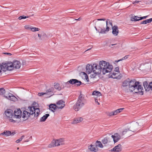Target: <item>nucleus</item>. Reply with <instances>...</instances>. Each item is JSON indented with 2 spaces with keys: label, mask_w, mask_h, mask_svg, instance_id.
Segmentation results:
<instances>
[{
  "label": "nucleus",
  "mask_w": 152,
  "mask_h": 152,
  "mask_svg": "<svg viewBox=\"0 0 152 152\" xmlns=\"http://www.w3.org/2000/svg\"><path fill=\"white\" fill-rule=\"evenodd\" d=\"M101 61L99 62V65L96 64H88L86 66V72L89 74L92 72H93L94 75H91V77L92 78H96L97 75L100 74L102 73V69L101 65Z\"/></svg>",
  "instance_id": "f257e3e1"
},
{
  "label": "nucleus",
  "mask_w": 152,
  "mask_h": 152,
  "mask_svg": "<svg viewBox=\"0 0 152 152\" xmlns=\"http://www.w3.org/2000/svg\"><path fill=\"white\" fill-rule=\"evenodd\" d=\"M128 88L129 89L125 90L126 92H134L141 95L143 94L142 87L139 84L138 82H137L135 80L130 81V83Z\"/></svg>",
  "instance_id": "f03ea898"
},
{
  "label": "nucleus",
  "mask_w": 152,
  "mask_h": 152,
  "mask_svg": "<svg viewBox=\"0 0 152 152\" xmlns=\"http://www.w3.org/2000/svg\"><path fill=\"white\" fill-rule=\"evenodd\" d=\"M86 102V100L85 98L84 95L81 93L79 96L77 101L74 105L73 108L76 111H79L83 107Z\"/></svg>",
  "instance_id": "7ed1b4c3"
},
{
  "label": "nucleus",
  "mask_w": 152,
  "mask_h": 152,
  "mask_svg": "<svg viewBox=\"0 0 152 152\" xmlns=\"http://www.w3.org/2000/svg\"><path fill=\"white\" fill-rule=\"evenodd\" d=\"M101 65L102 68L103 74H105L107 73L111 72L113 69V66L109 63H107L105 61H101Z\"/></svg>",
  "instance_id": "20e7f679"
},
{
  "label": "nucleus",
  "mask_w": 152,
  "mask_h": 152,
  "mask_svg": "<svg viewBox=\"0 0 152 152\" xmlns=\"http://www.w3.org/2000/svg\"><path fill=\"white\" fill-rule=\"evenodd\" d=\"M142 125V124L140 123L134 122L131 124L129 127L130 129V131L134 132L140 129Z\"/></svg>",
  "instance_id": "39448f33"
},
{
  "label": "nucleus",
  "mask_w": 152,
  "mask_h": 152,
  "mask_svg": "<svg viewBox=\"0 0 152 152\" xmlns=\"http://www.w3.org/2000/svg\"><path fill=\"white\" fill-rule=\"evenodd\" d=\"M64 139L63 138H61L58 140H53L52 142L48 145V147L52 148L56 146H58L64 144Z\"/></svg>",
  "instance_id": "423d86ee"
},
{
  "label": "nucleus",
  "mask_w": 152,
  "mask_h": 152,
  "mask_svg": "<svg viewBox=\"0 0 152 152\" xmlns=\"http://www.w3.org/2000/svg\"><path fill=\"white\" fill-rule=\"evenodd\" d=\"M82 83L80 81H79L76 79H71L67 82V85L69 84L74 85L77 86H78L80 85Z\"/></svg>",
  "instance_id": "0eeeda50"
},
{
  "label": "nucleus",
  "mask_w": 152,
  "mask_h": 152,
  "mask_svg": "<svg viewBox=\"0 0 152 152\" xmlns=\"http://www.w3.org/2000/svg\"><path fill=\"white\" fill-rule=\"evenodd\" d=\"M3 67L8 70L11 71L14 68L13 63L12 62L3 64Z\"/></svg>",
  "instance_id": "6e6552de"
},
{
  "label": "nucleus",
  "mask_w": 152,
  "mask_h": 152,
  "mask_svg": "<svg viewBox=\"0 0 152 152\" xmlns=\"http://www.w3.org/2000/svg\"><path fill=\"white\" fill-rule=\"evenodd\" d=\"M122 136L120 134L118 133H115L113 135L111 136V137L113 139V140L114 143L118 142L121 138Z\"/></svg>",
  "instance_id": "1a4fd4ad"
},
{
  "label": "nucleus",
  "mask_w": 152,
  "mask_h": 152,
  "mask_svg": "<svg viewBox=\"0 0 152 152\" xmlns=\"http://www.w3.org/2000/svg\"><path fill=\"white\" fill-rule=\"evenodd\" d=\"M4 113L6 116L9 118H12L14 115L13 111L10 109L6 110Z\"/></svg>",
  "instance_id": "9d476101"
},
{
  "label": "nucleus",
  "mask_w": 152,
  "mask_h": 152,
  "mask_svg": "<svg viewBox=\"0 0 152 152\" xmlns=\"http://www.w3.org/2000/svg\"><path fill=\"white\" fill-rule=\"evenodd\" d=\"M15 117L17 118H20L22 116V111L20 109L15 110L14 112Z\"/></svg>",
  "instance_id": "9b49d317"
},
{
  "label": "nucleus",
  "mask_w": 152,
  "mask_h": 152,
  "mask_svg": "<svg viewBox=\"0 0 152 152\" xmlns=\"http://www.w3.org/2000/svg\"><path fill=\"white\" fill-rule=\"evenodd\" d=\"M121 151V145L120 144H118L111 150V151H113L114 152H120Z\"/></svg>",
  "instance_id": "f8f14e48"
},
{
  "label": "nucleus",
  "mask_w": 152,
  "mask_h": 152,
  "mask_svg": "<svg viewBox=\"0 0 152 152\" xmlns=\"http://www.w3.org/2000/svg\"><path fill=\"white\" fill-rule=\"evenodd\" d=\"M64 102L62 100H60L56 102V105L58 109H62L65 106Z\"/></svg>",
  "instance_id": "ddd939ff"
},
{
  "label": "nucleus",
  "mask_w": 152,
  "mask_h": 152,
  "mask_svg": "<svg viewBox=\"0 0 152 152\" xmlns=\"http://www.w3.org/2000/svg\"><path fill=\"white\" fill-rule=\"evenodd\" d=\"M83 120V118L80 117H77L75 118L72 121V122L71 123L72 124H76L82 121Z\"/></svg>",
  "instance_id": "4468645a"
},
{
  "label": "nucleus",
  "mask_w": 152,
  "mask_h": 152,
  "mask_svg": "<svg viewBox=\"0 0 152 152\" xmlns=\"http://www.w3.org/2000/svg\"><path fill=\"white\" fill-rule=\"evenodd\" d=\"M12 63L14 68L19 69L20 67L21 66V63L20 61H18L17 60L14 61Z\"/></svg>",
  "instance_id": "2eb2a0df"
},
{
  "label": "nucleus",
  "mask_w": 152,
  "mask_h": 152,
  "mask_svg": "<svg viewBox=\"0 0 152 152\" xmlns=\"http://www.w3.org/2000/svg\"><path fill=\"white\" fill-rule=\"evenodd\" d=\"M112 28L113 34L115 36L117 35L119 32L118 27L116 26H114L112 27Z\"/></svg>",
  "instance_id": "dca6fc26"
},
{
  "label": "nucleus",
  "mask_w": 152,
  "mask_h": 152,
  "mask_svg": "<svg viewBox=\"0 0 152 152\" xmlns=\"http://www.w3.org/2000/svg\"><path fill=\"white\" fill-rule=\"evenodd\" d=\"M8 95V96H5V97L9 100L13 101H15L17 99V98L16 97L11 94L9 93Z\"/></svg>",
  "instance_id": "f3484780"
},
{
  "label": "nucleus",
  "mask_w": 152,
  "mask_h": 152,
  "mask_svg": "<svg viewBox=\"0 0 152 152\" xmlns=\"http://www.w3.org/2000/svg\"><path fill=\"white\" fill-rule=\"evenodd\" d=\"M35 107L32 106H29L28 107V112L29 113H30V115H33L34 113H35Z\"/></svg>",
  "instance_id": "a211bd4d"
},
{
  "label": "nucleus",
  "mask_w": 152,
  "mask_h": 152,
  "mask_svg": "<svg viewBox=\"0 0 152 152\" xmlns=\"http://www.w3.org/2000/svg\"><path fill=\"white\" fill-rule=\"evenodd\" d=\"M30 115V113L28 111L24 110L23 112L22 116L23 118L28 119Z\"/></svg>",
  "instance_id": "6ab92c4d"
},
{
  "label": "nucleus",
  "mask_w": 152,
  "mask_h": 152,
  "mask_svg": "<svg viewBox=\"0 0 152 152\" xmlns=\"http://www.w3.org/2000/svg\"><path fill=\"white\" fill-rule=\"evenodd\" d=\"M99 28L100 29H100L98 30V32L100 34H104L106 33L107 32L109 31V29H108V28H106V29H105L104 28Z\"/></svg>",
  "instance_id": "aec40b11"
},
{
  "label": "nucleus",
  "mask_w": 152,
  "mask_h": 152,
  "mask_svg": "<svg viewBox=\"0 0 152 152\" xmlns=\"http://www.w3.org/2000/svg\"><path fill=\"white\" fill-rule=\"evenodd\" d=\"M89 149L91 151L94 152H96L98 150V148L96 145H91L89 147Z\"/></svg>",
  "instance_id": "412c9836"
},
{
  "label": "nucleus",
  "mask_w": 152,
  "mask_h": 152,
  "mask_svg": "<svg viewBox=\"0 0 152 152\" xmlns=\"http://www.w3.org/2000/svg\"><path fill=\"white\" fill-rule=\"evenodd\" d=\"M49 107L50 109L53 112H54L55 110L57 108L56 105L55 104H50Z\"/></svg>",
  "instance_id": "4be33fe9"
},
{
  "label": "nucleus",
  "mask_w": 152,
  "mask_h": 152,
  "mask_svg": "<svg viewBox=\"0 0 152 152\" xmlns=\"http://www.w3.org/2000/svg\"><path fill=\"white\" fill-rule=\"evenodd\" d=\"M106 28H108V29L111 28L113 27L112 23L110 22V20L107 19V20L106 21Z\"/></svg>",
  "instance_id": "5701e85b"
},
{
  "label": "nucleus",
  "mask_w": 152,
  "mask_h": 152,
  "mask_svg": "<svg viewBox=\"0 0 152 152\" xmlns=\"http://www.w3.org/2000/svg\"><path fill=\"white\" fill-rule=\"evenodd\" d=\"M102 142V143L104 145L110 142L109 138L106 137L103 139Z\"/></svg>",
  "instance_id": "b1692460"
},
{
  "label": "nucleus",
  "mask_w": 152,
  "mask_h": 152,
  "mask_svg": "<svg viewBox=\"0 0 152 152\" xmlns=\"http://www.w3.org/2000/svg\"><path fill=\"white\" fill-rule=\"evenodd\" d=\"M130 128L129 126H128L125 129H124L122 132L120 133L122 137L126 133L129 131H130Z\"/></svg>",
  "instance_id": "393cba45"
},
{
  "label": "nucleus",
  "mask_w": 152,
  "mask_h": 152,
  "mask_svg": "<svg viewBox=\"0 0 152 152\" xmlns=\"http://www.w3.org/2000/svg\"><path fill=\"white\" fill-rule=\"evenodd\" d=\"M92 95L97 96L96 98H99V97L102 95L101 93L97 91H94L92 94Z\"/></svg>",
  "instance_id": "a878e982"
},
{
  "label": "nucleus",
  "mask_w": 152,
  "mask_h": 152,
  "mask_svg": "<svg viewBox=\"0 0 152 152\" xmlns=\"http://www.w3.org/2000/svg\"><path fill=\"white\" fill-rule=\"evenodd\" d=\"M34 112L35 113L34 114V117H37L39 115L40 112L39 108H35Z\"/></svg>",
  "instance_id": "bb28decb"
},
{
  "label": "nucleus",
  "mask_w": 152,
  "mask_h": 152,
  "mask_svg": "<svg viewBox=\"0 0 152 152\" xmlns=\"http://www.w3.org/2000/svg\"><path fill=\"white\" fill-rule=\"evenodd\" d=\"M49 115H50L49 114H46L45 115H44L40 118L41 122H44L45 121L48 117L49 116Z\"/></svg>",
  "instance_id": "cd10ccee"
},
{
  "label": "nucleus",
  "mask_w": 152,
  "mask_h": 152,
  "mask_svg": "<svg viewBox=\"0 0 152 152\" xmlns=\"http://www.w3.org/2000/svg\"><path fill=\"white\" fill-rule=\"evenodd\" d=\"M151 22H152V18L143 21L140 23V24H145L148 23H151Z\"/></svg>",
  "instance_id": "c85d7f7f"
},
{
  "label": "nucleus",
  "mask_w": 152,
  "mask_h": 152,
  "mask_svg": "<svg viewBox=\"0 0 152 152\" xmlns=\"http://www.w3.org/2000/svg\"><path fill=\"white\" fill-rule=\"evenodd\" d=\"M143 86L146 91H148L150 89V86L147 83V82L144 83Z\"/></svg>",
  "instance_id": "c756f323"
},
{
  "label": "nucleus",
  "mask_w": 152,
  "mask_h": 152,
  "mask_svg": "<svg viewBox=\"0 0 152 152\" xmlns=\"http://www.w3.org/2000/svg\"><path fill=\"white\" fill-rule=\"evenodd\" d=\"M130 83V81L125 80L123 83V86L124 87L127 86L129 85V87Z\"/></svg>",
  "instance_id": "7c9ffc66"
},
{
  "label": "nucleus",
  "mask_w": 152,
  "mask_h": 152,
  "mask_svg": "<svg viewBox=\"0 0 152 152\" xmlns=\"http://www.w3.org/2000/svg\"><path fill=\"white\" fill-rule=\"evenodd\" d=\"M96 145L97 147L102 148L103 146L102 145L101 142L99 141H97L96 143Z\"/></svg>",
  "instance_id": "2f4dec72"
},
{
  "label": "nucleus",
  "mask_w": 152,
  "mask_h": 152,
  "mask_svg": "<svg viewBox=\"0 0 152 152\" xmlns=\"http://www.w3.org/2000/svg\"><path fill=\"white\" fill-rule=\"evenodd\" d=\"M124 109V108H121L120 109H118L115 110L114 111L115 115H116L118 113L121 112Z\"/></svg>",
  "instance_id": "473e14b6"
},
{
  "label": "nucleus",
  "mask_w": 152,
  "mask_h": 152,
  "mask_svg": "<svg viewBox=\"0 0 152 152\" xmlns=\"http://www.w3.org/2000/svg\"><path fill=\"white\" fill-rule=\"evenodd\" d=\"M140 20V17H138L137 16H134L131 18V20L132 21H137Z\"/></svg>",
  "instance_id": "72a5a7b5"
},
{
  "label": "nucleus",
  "mask_w": 152,
  "mask_h": 152,
  "mask_svg": "<svg viewBox=\"0 0 152 152\" xmlns=\"http://www.w3.org/2000/svg\"><path fill=\"white\" fill-rule=\"evenodd\" d=\"M39 29V28L33 27L31 26L30 30H31L32 31L34 32L38 31Z\"/></svg>",
  "instance_id": "f704fd0d"
},
{
  "label": "nucleus",
  "mask_w": 152,
  "mask_h": 152,
  "mask_svg": "<svg viewBox=\"0 0 152 152\" xmlns=\"http://www.w3.org/2000/svg\"><path fill=\"white\" fill-rule=\"evenodd\" d=\"M54 86L55 88L56 89L58 90L61 89V88L59 86V84L58 83L55 84L54 85Z\"/></svg>",
  "instance_id": "c9c22d12"
},
{
  "label": "nucleus",
  "mask_w": 152,
  "mask_h": 152,
  "mask_svg": "<svg viewBox=\"0 0 152 152\" xmlns=\"http://www.w3.org/2000/svg\"><path fill=\"white\" fill-rule=\"evenodd\" d=\"M5 93V91L4 89V88H0V95H2L4 94Z\"/></svg>",
  "instance_id": "e433bc0d"
},
{
  "label": "nucleus",
  "mask_w": 152,
  "mask_h": 152,
  "mask_svg": "<svg viewBox=\"0 0 152 152\" xmlns=\"http://www.w3.org/2000/svg\"><path fill=\"white\" fill-rule=\"evenodd\" d=\"M24 137L25 136L24 135H22L20 138L16 140V142L17 143L20 142L21 141H22Z\"/></svg>",
  "instance_id": "4c0bfd02"
},
{
  "label": "nucleus",
  "mask_w": 152,
  "mask_h": 152,
  "mask_svg": "<svg viewBox=\"0 0 152 152\" xmlns=\"http://www.w3.org/2000/svg\"><path fill=\"white\" fill-rule=\"evenodd\" d=\"M29 17V16H26L25 15H23L20 16L18 17V19L20 20H21L22 19H26L27 18H28Z\"/></svg>",
  "instance_id": "58836bf2"
},
{
  "label": "nucleus",
  "mask_w": 152,
  "mask_h": 152,
  "mask_svg": "<svg viewBox=\"0 0 152 152\" xmlns=\"http://www.w3.org/2000/svg\"><path fill=\"white\" fill-rule=\"evenodd\" d=\"M6 136H9L11 135V132L9 131H6Z\"/></svg>",
  "instance_id": "ea45409f"
},
{
  "label": "nucleus",
  "mask_w": 152,
  "mask_h": 152,
  "mask_svg": "<svg viewBox=\"0 0 152 152\" xmlns=\"http://www.w3.org/2000/svg\"><path fill=\"white\" fill-rule=\"evenodd\" d=\"M53 88H50L49 89L47 90L46 93V94H47V93H48V92H53Z\"/></svg>",
  "instance_id": "a19ab883"
},
{
  "label": "nucleus",
  "mask_w": 152,
  "mask_h": 152,
  "mask_svg": "<svg viewBox=\"0 0 152 152\" xmlns=\"http://www.w3.org/2000/svg\"><path fill=\"white\" fill-rule=\"evenodd\" d=\"M98 99L99 100V98H95V102L97 103V104L99 105V103L98 102Z\"/></svg>",
  "instance_id": "79ce46f5"
},
{
  "label": "nucleus",
  "mask_w": 152,
  "mask_h": 152,
  "mask_svg": "<svg viewBox=\"0 0 152 152\" xmlns=\"http://www.w3.org/2000/svg\"><path fill=\"white\" fill-rule=\"evenodd\" d=\"M31 26L29 25H26L24 26V28L25 29L30 30Z\"/></svg>",
  "instance_id": "37998d69"
},
{
  "label": "nucleus",
  "mask_w": 152,
  "mask_h": 152,
  "mask_svg": "<svg viewBox=\"0 0 152 152\" xmlns=\"http://www.w3.org/2000/svg\"><path fill=\"white\" fill-rule=\"evenodd\" d=\"M128 56H126L124 58H122V59H120V60H119L118 61H115V62H116V63H117L119 61H120L121 60H124V59H126V58H127V57H128Z\"/></svg>",
  "instance_id": "c03bdc74"
},
{
  "label": "nucleus",
  "mask_w": 152,
  "mask_h": 152,
  "mask_svg": "<svg viewBox=\"0 0 152 152\" xmlns=\"http://www.w3.org/2000/svg\"><path fill=\"white\" fill-rule=\"evenodd\" d=\"M108 115L110 116L115 115L114 111L109 112Z\"/></svg>",
  "instance_id": "a18cd8bd"
},
{
  "label": "nucleus",
  "mask_w": 152,
  "mask_h": 152,
  "mask_svg": "<svg viewBox=\"0 0 152 152\" xmlns=\"http://www.w3.org/2000/svg\"><path fill=\"white\" fill-rule=\"evenodd\" d=\"M84 73L85 74V79L86 80H87V82H88V76H87V75L84 72Z\"/></svg>",
  "instance_id": "49530a36"
},
{
  "label": "nucleus",
  "mask_w": 152,
  "mask_h": 152,
  "mask_svg": "<svg viewBox=\"0 0 152 152\" xmlns=\"http://www.w3.org/2000/svg\"><path fill=\"white\" fill-rule=\"evenodd\" d=\"M46 94V93H43V92H41V93H38V95L39 96H42V95H43L44 94Z\"/></svg>",
  "instance_id": "de8ad7c7"
},
{
  "label": "nucleus",
  "mask_w": 152,
  "mask_h": 152,
  "mask_svg": "<svg viewBox=\"0 0 152 152\" xmlns=\"http://www.w3.org/2000/svg\"><path fill=\"white\" fill-rule=\"evenodd\" d=\"M147 17H148V16H146L142 17H140V20L144 19H145Z\"/></svg>",
  "instance_id": "09e8293b"
},
{
  "label": "nucleus",
  "mask_w": 152,
  "mask_h": 152,
  "mask_svg": "<svg viewBox=\"0 0 152 152\" xmlns=\"http://www.w3.org/2000/svg\"><path fill=\"white\" fill-rule=\"evenodd\" d=\"M149 86H150V89L152 91V82H150L149 83Z\"/></svg>",
  "instance_id": "8fccbe9b"
},
{
  "label": "nucleus",
  "mask_w": 152,
  "mask_h": 152,
  "mask_svg": "<svg viewBox=\"0 0 152 152\" xmlns=\"http://www.w3.org/2000/svg\"><path fill=\"white\" fill-rule=\"evenodd\" d=\"M141 1H138L137 0H136L135 1H133L132 2L133 4H134L135 3H138L139 2H140Z\"/></svg>",
  "instance_id": "3c124183"
},
{
  "label": "nucleus",
  "mask_w": 152,
  "mask_h": 152,
  "mask_svg": "<svg viewBox=\"0 0 152 152\" xmlns=\"http://www.w3.org/2000/svg\"><path fill=\"white\" fill-rule=\"evenodd\" d=\"M38 37H39V39H40V40H42V35H41L40 34H38Z\"/></svg>",
  "instance_id": "603ef678"
},
{
  "label": "nucleus",
  "mask_w": 152,
  "mask_h": 152,
  "mask_svg": "<svg viewBox=\"0 0 152 152\" xmlns=\"http://www.w3.org/2000/svg\"><path fill=\"white\" fill-rule=\"evenodd\" d=\"M10 122H13V123H15L16 121H15L13 120L12 119H10Z\"/></svg>",
  "instance_id": "864d4df0"
},
{
  "label": "nucleus",
  "mask_w": 152,
  "mask_h": 152,
  "mask_svg": "<svg viewBox=\"0 0 152 152\" xmlns=\"http://www.w3.org/2000/svg\"><path fill=\"white\" fill-rule=\"evenodd\" d=\"M117 45V43H115V44H112L111 45H109V47L111 48H112L113 47H112L111 46H113V45Z\"/></svg>",
  "instance_id": "5fc2aeb1"
},
{
  "label": "nucleus",
  "mask_w": 152,
  "mask_h": 152,
  "mask_svg": "<svg viewBox=\"0 0 152 152\" xmlns=\"http://www.w3.org/2000/svg\"><path fill=\"white\" fill-rule=\"evenodd\" d=\"M97 20H105V18H102V19H97Z\"/></svg>",
  "instance_id": "6e6d98bb"
},
{
  "label": "nucleus",
  "mask_w": 152,
  "mask_h": 152,
  "mask_svg": "<svg viewBox=\"0 0 152 152\" xmlns=\"http://www.w3.org/2000/svg\"><path fill=\"white\" fill-rule=\"evenodd\" d=\"M119 68L118 67H116L115 69V71L117 72H118L119 71Z\"/></svg>",
  "instance_id": "4d7b16f0"
},
{
  "label": "nucleus",
  "mask_w": 152,
  "mask_h": 152,
  "mask_svg": "<svg viewBox=\"0 0 152 152\" xmlns=\"http://www.w3.org/2000/svg\"><path fill=\"white\" fill-rule=\"evenodd\" d=\"M6 132V131H4L1 134L2 135H4L5 136H6V132Z\"/></svg>",
  "instance_id": "13d9d810"
},
{
  "label": "nucleus",
  "mask_w": 152,
  "mask_h": 152,
  "mask_svg": "<svg viewBox=\"0 0 152 152\" xmlns=\"http://www.w3.org/2000/svg\"><path fill=\"white\" fill-rule=\"evenodd\" d=\"M2 67H3L2 65H1L0 64V73L1 72V70L2 69Z\"/></svg>",
  "instance_id": "bf43d9fd"
},
{
  "label": "nucleus",
  "mask_w": 152,
  "mask_h": 152,
  "mask_svg": "<svg viewBox=\"0 0 152 152\" xmlns=\"http://www.w3.org/2000/svg\"><path fill=\"white\" fill-rule=\"evenodd\" d=\"M4 54H5L8 55H9L10 56H11V55H12L11 53H4Z\"/></svg>",
  "instance_id": "052dcab7"
},
{
  "label": "nucleus",
  "mask_w": 152,
  "mask_h": 152,
  "mask_svg": "<svg viewBox=\"0 0 152 152\" xmlns=\"http://www.w3.org/2000/svg\"><path fill=\"white\" fill-rule=\"evenodd\" d=\"M15 134V132H11V135H13Z\"/></svg>",
  "instance_id": "680f3d73"
},
{
  "label": "nucleus",
  "mask_w": 152,
  "mask_h": 152,
  "mask_svg": "<svg viewBox=\"0 0 152 152\" xmlns=\"http://www.w3.org/2000/svg\"><path fill=\"white\" fill-rule=\"evenodd\" d=\"M94 28L96 30V31L98 32V30H99V29H97L96 26H94Z\"/></svg>",
  "instance_id": "e2e57ef3"
},
{
  "label": "nucleus",
  "mask_w": 152,
  "mask_h": 152,
  "mask_svg": "<svg viewBox=\"0 0 152 152\" xmlns=\"http://www.w3.org/2000/svg\"><path fill=\"white\" fill-rule=\"evenodd\" d=\"M75 20H81V18H79L77 19H75Z\"/></svg>",
  "instance_id": "0e129e2a"
},
{
  "label": "nucleus",
  "mask_w": 152,
  "mask_h": 152,
  "mask_svg": "<svg viewBox=\"0 0 152 152\" xmlns=\"http://www.w3.org/2000/svg\"><path fill=\"white\" fill-rule=\"evenodd\" d=\"M116 73H114V72L113 73V74H112V75L114 76H115L116 75Z\"/></svg>",
  "instance_id": "69168bd1"
},
{
  "label": "nucleus",
  "mask_w": 152,
  "mask_h": 152,
  "mask_svg": "<svg viewBox=\"0 0 152 152\" xmlns=\"http://www.w3.org/2000/svg\"><path fill=\"white\" fill-rule=\"evenodd\" d=\"M119 45H118L117 46L115 47V48H119Z\"/></svg>",
  "instance_id": "338daca9"
},
{
  "label": "nucleus",
  "mask_w": 152,
  "mask_h": 152,
  "mask_svg": "<svg viewBox=\"0 0 152 152\" xmlns=\"http://www.w3.org/2000/svg\"><path fill=\"white\" fill-rule=\"evenodd\" d=\"M93 22H94L96 23V22H97V21H96V20H94L93 21Z\"/></svg>",
  "instance_id": "774afa93"
}]
</instances>
